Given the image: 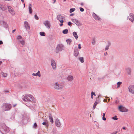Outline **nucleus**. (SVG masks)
Listing matches in <instances>:
<instances>
[{"label":"nucleus","instance_id":"c756f323","mask_svg":"<svg viewBox=\"0 0 134 134\" xmlns=\"http://www.w3.org/2000/svg\"><path fill=\"white\" fill-rule=\"evenodd\" d=\"M75 10V8H71L69 12L70 13H71L74 12Z\"/></svg>","mask_w":134,"mask_h":134},{"label":"nucleus","instance_id":"20e7f679","mask_svg":"<svg viewBox=\"0 0 134 134\" xmlns=\"http://www.w3.org/2000/svg\"><path fill=\"white\" fill-rule=\"evenodd\" d=\"M57 18L61 23L60 25V26H62L63 25V23L64 22L63 20L64 19V17L63 16L59 15L57 16Z\"/></svg>","mask_w":134,"mask_h":134},{"label":"nucleus","instance_id":"c03bdc74","mask_svg":"<svg viewBox=\"0 0 134 134\" xmlns=\"http://www.w3.org/2000/svg\"><path fill=\"white\" fill-rule=\"evenodd\" d=\"M95 41L94 40L92 42V44H95Z\"/></svg>","mask_w":134,"mask_h":134},{"label":"nucleus","instance_id":"f8f14e48","mask_svg":"<svg viewBox=\"0 0 134 134\" xmlns=\"http://www.w3.org/2000/svg\"><path fill=\"white\" fill-rule=\"evenodd\" d=\"M51 65L53 69L55 70L56 68V64L55 61L53 60H52Z\"/></svg>","mask_w":134,"mask_h":134},{"label":"nucleus","instance_id":"603ef678","mask_svg":"<svg viewBox=\"0 0 134 134\" xmlns=\"http://www.w3.org/2000/svg\"><path fill=\"white\" fill-rule=\"evenodd\" d=\"M107 52H106V53H104V55H107Z\"/></svg>","mask_w":134,"mask_h":134},{"label":"nucleus","instance_id":"4d7b16f0","mask_svg":"<svg viewBox=\"0 0 134 134\" xmlns=\"http://www.w3.org/2000/svg\"><path fill=\"white\" fill-rule=\"evenodd\" d=\"M81 5H83V3H81Z\"/></svg>","mask_w":134,"mask_h":134},{"label":"nucleus","instance_id":"4c0bfd02","mask_svg":"<svg viewBox=\"0 0 134 134\" xmlns=\"http://www.w3.org/2000/svg\"><path fill=\"white\" fill-rule=\"evenodd\" d=\"M109 45L106 46L105 48V50L106 51L108 50L109 49Z\"/></svg>","mask_w":134,"mask_h":134},{"label":"nucleus","instance_id":"4be33fe9","mask_svg":"<svg viewBox=\"0 0 134 134\" xmlns=\"http://www.w3.org/2000/svg\"><path fill=\"white\" fill-rule=\"evenodd\" d=\"M126 71L127 74L129 75L130 74L131 72V70L129 68H127L126 69Z\"/></svg>","mask_w":134,"mask_h":134},{"label":"nucleus","instance_id":"864d4df0","mask_svg":"<svg viewBox=\"0 0 134 134\" xmlns=\"http://www.w3.org/2000/svg\"><path fill=\"white\" fill-rule=\"evenodd\" d=\"M54 1V3H55L56 1V0H53Z\"/></svg>","mask_w":134,"mask_h":134},{"label":"nucleus","instance_id":"bb28decb","mask_svg":"<svg viewBox=\"0 0 134 134\" xmlns=\"http://www.w3.org/2000/svg\"><path fill=\"white\" fill-rule=\"evenodd\" d=\"M66 41L68 44H70L71 42V39H67Z\"/></svg>","mask_w":134,"mask_h":134},{"label":"nucleus","instance_id":"f3484780","mask_svg":"<svg viewBox=\"0 0 134 134\" xmlns=\"http://www.w3.org/2000/svg\"><path fill=\"white\" fill-rule=\"evenodd\" d=\"M92 15L93 18L96 20H98L99 19V17L96 14L94 13H93L92 14Z\"/></svg>","mask_w":134,"mask_h":134},{"label":"nucleus","instance_id":"9b49d317","mask_svg":"<svg viewBox=\"0 0 134 134\" xmlns=\"http://www.w3.org/2000/svg\"><path fill=\"white\" fill-rule=\"evenodd\" d=\"M24 26L25 27L27 30H29L30 29V26L28 23L26 21L24 22Z\"/></svg>","mask_w":134,"mask_h":134},{"label":"nucleus","instance_id":"6e6552de","mask_svg":"<svg viewBox=\"0 0 134 134\" xmlns=\"http://www.w3.org/2000/svg\"><path fill=\"white\" fill-rule=\"evenodd\" d=\"M129 91L131 93L134 94V85H131L128 87Z\"/></svg>","mask_w":134,"mask_h":134},{"label":"nucleus","instance_id":"423d86ee","mask_svg":"<svg viewBox=\"0 0 134 134\" xmlns=\"http://www.w3.org/2000/svg\"><path fill=\"white\" fill-rule=\"evenodd\" d=\"M43 24L48 29H50V28L51 24L49 21L47 20H46L43 23Z\"/></svg>","mask_w":134,"mask_h":134},{"label":"nucleus","instance_id":"4468645a","mask_svg":"<svg viewBox=\"0 0 134 134\" xmlns=\"http://www.w3.org/2000/svg\"><path fill=\"white\" fill-rule=\"evenodd\" d=\"M32 5L30 3L29 4L28 6L29 10V13L30 14H32Z\"/></svg>","mask_w":134,"mask_h":134},{"label":"nucleus","instance_id":"2f4dec72","mask_svg":"<svg viewBox=\"0 0 134 134\" xmlns=\"http://www.w3.org/2000/svg\"><path fill=\"white\" fill-rule=\"evenodd\" d=\"M105 116V113H103V115L102 117V120H106V118L104 117V116Z\"/></svg>","mask_w":134,"mask_h":134},{"label":"nucleus","instance_id":"1a4fd4ad","mask_svg":"<svg viewBox=\"0 0 134 134\" xmlns=\"http://www.w3.org/2000/svg\"><path fill=\"white\" fill-rule=\"evenodd\" d=\"M8 8L9 12L11 13L12 15H14L15 14V12L13 10V8H12L10 6H8Z\"/></svg>","mask_w":134,"mask_h":134},{"label":"nucleus","instance_id":"a18cd8bd","mask_svg":"<svg viewBox=\"0 0 134 134\" xmlns=\"http://www.w3.org/2000/svg\"><path fill=\"white\" fill-rule=\"evenodd\" d=\"M3 42L2 41H0V44H3Z\"/></svg>","mask_w":134,"mask_h":134},{"label":"nucleus","instance_id":"a878e982","mask_svg":"<svg viewBox=\"0 0 134 134\" xmlns=\"http://www.w3.org/2000/svg\"><path fill=\"white\" fill-rule=\"evenodd\" d=\"M98 103L96 101L94 103V105L93 107V109H94L96 107L97 104Z\"/></svg>","mask_w":134,"mask_h":134},{"label":"nucleus","instance_id":"9d476101","mask_svg":"<svg viewBox=\"0 0 134 134\" xmlns=\"http://www.w3.org/2000/svg\"><path fill=\"white\" fill-rule=\"evenodd\" d=\"M129 17L128 16L127 18L130 21H131L132 22H133L134 20V15L132 13H130L129 14Z\"/></svg>","mask_w":134,"mask_h":134},{"label":"nucleus","instance_id":"5fc2aeb1","mask_svg":"<svg viewBox=\"0 0 134 134\" xmlns=\"http://www.w3.org/2000/svg\"><path fill=\"white\" fill-rule=\"evenodd\" d=\"M24 7H25V4H24Z\"/></svg>","mask_w":134,"mask_h":134},{"label":"nucleus","instance_id":"c9c22d12","mask_svg":"<svg viewBox=\"0 0 134 134\" xmlns=\"http://www.w3.org/2000/svg\"><path fill=\"white\" fill-rule=\"evenodd\" d=\"M34 17H35V19L36 20H38L39 19V18L36 14H35V15Z\"/></svg>","mask_w":134,"mask_h":134},{"label":"nucleus","instance_id":"f704fd0d","mask_svg":"<svg viewBox=\"0 0 134 134\" xmlns=\"http://www.w3.org/2000/svg\"><path fill=\"white\" fill-rule=\"evenodd\" d=\"M22 37L20 35H19L17 36V39L19 40V39L22 38Z\"/></svg>","mask_w":134,"mask_h":134},{"label":"nucleus","instance_id":"72a5a7b5","mask_svg":"<svg viewBox=\"0 0 134 134\" xmlns=\"http://www.w3.org/2000/svg\"><path fill=\"white\" fill-rule=\"evenodd\" d=\"M20 42L23 45H24L25 44V42H24V40H22V41H20Z\"/></svg>","mask_w":134,"mask_h":134},{"label":"nucleus","instance_id":"2eb2a0df","mask_svg":"<svg viewBox=\"0 0 134 134\" xmlns=\"http://www.w3.org/2000/svg\"><path fill=\"white\" fill-rule=\"evenodd\" d=\"M74 79L73 76L72 75H69L67 78V80L69 81H72Z\"/></svg>","mask_w":134,"mask_h":134},{"label":"nucleus","instance_id":"412c9836","mask_svg":"<svg viewBox=\"0 0 134 134\" xmlns=\"http://www.w3.org/2000/svg\"><path fill=\"white\" fill-rule=\"evenodd\" d=\"M72 34L75 39L77 40L78 38V37L76 32H73Z\"/></svg>","mask_w":134,"mask_h":134},{"label":"nucleus","instance_id":"dca6fc26","mask_svg":"<svg viewBox=\"0 0 134 134\" xmlns=\"http://www.w3.org/2000/svg\"><path fill=\"white\" fill-rule=\"evenodd\" d=\"M55 125L56 126L58 127H59L60 126V123L59 120L58 119H56L55 121Z\"/></svg>","mask_w":134,"mask_h":134},{"label":"nucleus","instance_id":"79ce46f5","mask_svg":"<svg viewBox=\"0 0 134 134\" xmlns=\"http://www.w3.org/2000/svg\"><path fill=\"white\" fill-rule=\"evenodd\" d=\"M3 92H6V93H9V91H8V90H4V91Z\"/></svg>","mask_w":134,"mask_h":134},{"label":"nucleus","instance_id":"c85d7f7f","mask_svg":"<svg viewBox=\"0 0 134 134\" xmlns=\"http://www.w3.org/2000/svg\"><path fill=\"white\" fill-rule=\"evenodd\" d=\"M40 35L42 36H45V34L44 32H40Z\"/></svg>","mask_w":134,"mask_h":134},{"label":"nucleus","instance_id":"39448f33","mask_svg":"<svg viewBox=\"0 0 134 134\" xmlns=\"http://www.w3.org/2000/svg\"><path fill=\"white\" fill-rule=\"evenodd\" d=\"M63 87V85L58 84L57 82H56L55 83L54 88L56 89H62Z\"/></svg>","mask_w":134,"mask_h":134},{"label":"nucleus","instance_id":"13d9d810","mask_svg":"<svg viewBox=\"0 0 134 134\" xmlns=\"http://www.w3.org/2000/svg\"><path fill=\"white\" fill-rule=\"evenodd\" d=\"M110 100V99H108V101H109V100Z\"/></svg>","mask_w":134,"mask_h":134},{"label":"nucleus","instance_id":"58836bf2","mask_svg":"<svg viewBox=\"0 0 134 134\" xmlns=\"http://www.w3.org/2000/svg\"><path fill=\"white\" fill-rule=\"evenodd\" d=\"M80 11L81 12H83L84 10V9L83 8H82L81 7H80Z\"/></svg>","mask_w":134,"mask_h":134},{"label":"nucleus","instance_id":"bf43d9fd","mask_svg":"<svg viewBox=\"0 0 134 134\" xmlns=\"http://www.w3.org/2000/svg\"><path fill=\"white\" fill-rule=\"evenodd\" d=\"M63 0L64 2L65 1H66V0Z\"/></svg>","mask_w":134,"mask_h":134},{"label":"nucleus","instance_id":"a211bd4d","mask_svg":"<svg viewBox=\"0 0 134 134\" xmlns=\"http://www.w3.org/2000/svg\"><path fill=\"white\" fill-rule=\"evenodd\" d=\"M49 120L52 124L53 123V120L52 117V116L51 114H49Z\"/></svg>","mask_w":134,"mask_h":134},{"label":"nucleus","instance_id":"aec40b11","mask_svg":"<svg viewBox=\"0 0 134 134\" xmlns=\"http://www.w3.org/2000/svg\"><path fill=\"white\" fill-rule=\"evenodd\" d=\"M42 124L43 125H45L46 127H48L49 126L48 121L47 120H45V122L42 123Z\"/></svg>","mask_w":134,"mask_h":134},{"label":"nucleus","instance_id":"09e8293b","mask_svg":"<svg viewBox=\"0 0 134 134\" xmlns=\"http://www.w3.org/2000/svg\"><path fill=\"white\" fill-rule=\"evenodd\" d=\"M16 105V104H15V105H13V107H15Z\"/></svg>","mask_w":134,"mask_h":134},{"label":"nucleus","instance_id":"3c124183","mask_svg":"<svg viewBox=\"0 0 134 134\" xmlns=\"http://www.w3.org/2000/svg\"><path fill=\"white\" fill-rule=\"evenodd\" d=\"M21 2H23V3L24 2V0H21Z\"/></svg>","mask_w":134,"mask_h":134},{"label":"nucleus","instance_id":"cd10ccee","mask_svg":"<svg viewBox=\"0 0 134 134\" xmlns=\"http://www.w3.org/2000/svg\"><path fill=\"white\" fill-rule=\"evenodd\" d=\"M79 59L82 63H83L84 62L83 58V57H81L79 58Z\"/></svg>","mask_w":134,"mask_h":134},{"label":"nucleus","instance_id":"f03ea898","mask_svg":"<svg viewBox=\"0 0 134 134\" xmlns=\"http://www.w3.org/2000/svg\"><path fill=\"white\" fill-rule=\"evenodd\" d=\"M64 46L62 44H58L55 50V52L56 53H58L64 49Z\"/></svg>","mask_w":134,"mask_h":134},{"label":"nucleus","instance_id":"6e6d98bb","mask_svg":"<svg viewBox=\"0 0 134 134\" xmlns=\"http://www.w3.org/2000/svg\"><path fill=\"white\" fill-rule=\"evenodd\" d=\"M123 129H124V130L125 129V127H123Z\"/></svg>","mask_w":134,"mask_h":134},{"label":"nucleus","instance_id":"49530a36","mask_svg":"<svg viewBox=\"0 0 134 134\" xmlns=\"http://www.w3.org/2000/svg\"><path fill=\"white\" fill-rule=\"evenodd\" d=\"M93 95H92V94L91 93V98L92 99H93Z\"/></svg>","mask_w":134,"mask_h":134},{"label":"nucleus","instance_id":"a19ab883","mask_svg":"<svg viewBox=\"0 0 134 134\" xmlns=\"http://www.w3.org/2000/svg\"><path fill=\"white\" fill-rule=\"evenodd\" d=\"M81 45L80 44H78V48L79 49H81Z\"/></svg>","mask_w":134,"mask_h":134},{"label":"nucleus","instance_id":"ddd939ff","mask_svg":"<svg viewBox=\"0 0 134 134\" xmlns=\"http://www.w3.org/2000/svg\"><path fill=\"white\" fill-rule=\"evenodd\" d=\"M71 21L77 25L79 26L80 25V23L78 20L76 19H72Z\"/></svg>","mask_w":134,"mask_h":134},{"label":"nucleus","instance_id":"f257e3e1","mask_svg":"<svg viewBox=\"0 0 134 134\" xmlns=\"http://www.w3.org/2000/svg\"><path fill=\"white\" fill-rule=\"evenodd\" d=\"M23 99L24 101L28 102H35V99L34 97L32 96L30 94L25 95Z\"/></svg>","mask_w":134,"mask_h":134},{"label":"nucleus","instance_id":"e433bc0d","mask_svg":"<svg viewBox=\"0 0 134 134\" xmlns=\"http://www.w3.org/2000/svg\"><path fill=\"white\" fill-rule=\"evenodd\" d=\"M37 126V125L36 123L35 122L34 123V128H36Z\"/></svg>","mask_w":134,"mask_h":134},{"label":"nucleus","instance_id":"5701e85b","mask_svg":"<svg viewBox=\"0 0 134 134\" xmlns=\"http://www.w3.org/2000/svg\"><path fill=\"white\" fill-rule=\"evenodd\" d=\"M79 52L77 50H75L74 54L75 56H77L79 55Z\"/></svg>","mask_w":134,"mask_h":134},{"label":"nucleus","instance_id":"7ed1b4c3","mask_svg":"<svg viewBox=\"0 0 134 134\" xmlns=\"http://www.w3.org/2000/svg\"><path fill=\"white\" fill-rule=\"evenodd\" d=\"M11 108L10 104H4L2 107V109L4 111L8 110L10 109Z\"/></svg>","mask_w":134,"mask_h":134},{"label":"nucleus","instance_id":"ea45409f","mask_svg":"<svg viewBox=\"0 0 134 134\" xmlns=\"http://www.w3.org/2000/svg\"><path fill=\"white\" fill-rule=\"evenodd\" d=\"M91 93L92 94V95L93 96H96V95L95 93L94 92H91Z\"/></svg>","mask_w":134,"mask_h":134},{"label":"nucleus","instance_id":"473e14b6","mask_svg":"<svg viewBox=\"0 0 134 134\" xmlns=\"http://www.w3.org/2000/svg\"><path fill=\"white\" fill-rule=\"evenodd\" d=\"M112 119L115 120H117L118 119V118H117V116H115L114 117H113L112 118Z\"/></svg>","mask_w":134,"mask_h":134},{"label":"nucleus","instance_id":"de8ad7c7","mask_svg":"<svg viewBox=\"0 0 134 134\" xmlns=\"http://www.w3.org/2000/svg\"><path fill=\"white\" fill-rule=\"evenodd\" d=\"M15 30H16L15 29H14V30H13L12 31V32L14 33L15 31Z\"/></svg>","mask_w":134,"mask_h":134},{"label":"nucleus","instance_id":"37998d69","mask_svg":"<svg viewBox=\"0 0 134 134\" xmlns=\"http://www.w3.org/2000/svg\"><path fill=\"white\" fill-rule=\"evenodd\" d=\"M71 24V23L70 22H69L68 23V25L69 26H70Z\"/></svg>","mask_w":134,"mask_h":134},{"label":"nucleus","instance_id":"0eeeda50","mask_svg":"<svg viewBox=\"0 0 134 134\" xmlns=\"http://www.w3.org/2000/svg\"><path fill=\"white\" fill-rule=\"evenodd\" d=\"M119 109L120 111L122 112H127L128 111V110L127 109L121 105L119 107Z\"/></svg>","mask_w":134,"mask_h":134},{"label":"nucleus","instance_id":"393cba45","mask_svg":"<svg viewBox=\"0 0 134 134\" xmlns=\"http://www.w3.org/2000/svg\"><path fill=\"white\" fill-rule=\"evenodd\" d=\"M68 32V30L67 29H65L63 31V33L64 34H67Z\"/></svg>","mask_w":134,"mask_h":134},{"label":"nucleus","instance_id":"8fccbe9b","mask_svg":"<svg viewBox=\"0 0 134 134\" xmlns=\"http://www.w3.org/2000/svg\"><path fill=\"white\" fill-rule=\"evenodd\" d=\"M74 15V14H71L70 15V16H72L73 15Z\"/></svg>","mask_w":134,"mask_h":134},{"label":"nucleus","instance_id":"6ab92c4d","mask_svg":"<svg viewBox=\"0 0 134 134\" xmlns=\"http://www.w3.org/2000/svg\"><path fill=\"white\" fill-rule=\"evenodd\" d=\"M32 75L36 76H38L39 77H41V74L39 71H38V72L36 73H33Z\"/></svg>","mask_w":134,"mask_h":134},{"label":"nucleus","instance_id":"7c9ffc66","mask_svg":"<svg viewBox=\"0 0 134 134\" xmlns=\"http://www.w3.org/2000/svg\"><path fill=\"white\" fill-rule=\"evenodd\" d=\"M122 83V82H119L117 83L118 88H119L120 86Z\"/></svg>","mask_w":134,"mask_h":134},{"label":"nucleus","instance_id":"b1692460","mask_svg":"<svg viewBox=\"0 0 134 134\" xmlns=\"http://www.w3.org/2000/svg\"><path fill=\"white\" fill-rule=\"evenodd\" d=\"M1 74L2 76L3 77H6L7 76V73H4L3 72H2Z\"/></svg>","mask_w":134,"mask_h":134}]
</instances>
